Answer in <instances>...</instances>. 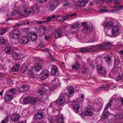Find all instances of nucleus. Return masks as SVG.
Instances as JSON below:
<instances>
[{"mask_svg":"<svg viewBox=\"0 0 123 123\" xmlns=\"http://www.w3.org/2000/svg\"><path fill=\"white\" fill-rule=\"evenodd\" d=\"M112 103V100H110L109 102L105 106L104 108V110H107L109 107H111Z\"/></svg>","mask_w":123,"mask_h":123,"instance_id":"e433bc0d","label":"nucleus"},{"mask_svg":"<svg viewBox=\"0 0 123 123\" xmlns=\"http://www.w3.org/2000/svg\"><path fill=\"white\" fill-rule=\"evenodd\" d=\"M69 5V2L65 0L63 2L62 5L63 6H68Z\"/></svg>","mask_w":123,"mask_h":123,"instance_id":"5fc2aeb1","label":"nucleus"},{"mask_svg":"<svg viewBox=\"0 0 123 123\" xmlns=\"http://www.w3.org/2000/svg\"><path fill=\"white\" fill-rule=\"evenodd\" d=\"M14 49L11 46H7L5 49V53L7 54H11L12 52Z\"/></svg>","mask_w":123,"mask_h":123,"instance_id":"b1692460","label":"nucleus"},{"mask_svg":"<svg viewBox=\"0 0 123 123\" xmlns=\"http://www.w3.org/2000/svg\"><path fill=\"white\" fill-rule=\"evenodd\" d=\"M30 97H27L24 99L23 100V102L24 103L27 104L29 103H30Z\"/></svg>","mask_w":123,"mask_h":123,"instance_id":"58836bf2","label":"nucleus"},{"mask_svg":"<svg viewBox=\"0 0 123 123\" xmlns=\"http://www.w3.org/2000/svg\"><path fill=\"white\" fill-rule=\"evenodd\" d=\"M117 68H115L114 69H112L111 71V72H112L114 74L118 73L119 72L118 70V69Z\"/></svg>","mask_w":123,"mask_h":123,"instance_id":"3c124183","label":"nucleus"},{"mask_svg":"<svg viewBox=\"0 0 123 123\" xmlns=\"http://www.w3.org/2000/svg\"><path fill=\"white\" fill-rule=\"evenodd\" d=\"M80 106L78 104H76L75 105L73 108L74 111L76 113L78 112L79 111Z\"/></svg>","mask_w":123,"mask_h":123,"instance_id":"f704fd0d","label":"nucleus"},{"mask_svg":"<svg viewBox=\"0 0 123 123\" xmlns=\"http://www.w3.org/2000/svg\"><path fill=\"white\" fill-rule=\"evenodd\" d=\"M28 37H29V39H30L32 41H33L36 40L37 35L36 32L32 31L29 33Z\"/></svg>","mask_w":123,"mask_h":123,"instance_id":"2eb2a0df","label":"nucleus"},{"mask_svg":"<svg viewBox=\"0 0 123 123\" xmlns=\"http://www.w3.org/2000/svg\"><path fill=\"white\" fill-rule=\"evenodd\" d=\"M5 80H7L8 82L9 83H11V84H12L13 83V80H11L10 78H6Z\"/></svg>","mask_w":123,"mask_h":123,"instance_id":"680f3d73","label":"nucleus"},{"mask_svg":"<svg viewBox=\"0 0 123 123\" xmlns=\"http://www.w3.org/2000/svg\"><path fill=\"white\" fill-rule=\"evenodd\" d=\"M15 6L19 10L24 9L23 8V3L21 1L18 2L16 3L15 5Z\"/></svg>","mask_w":123,"mask_h":123,"instance_id":"4be33fe9","label":"nucleus"},{"mask_svg":"<svg viewBox=\"0 0 123 123\" xmlns=\"http://www.w3.org/2000/svg\"><path fill=\"white\" fill-rule=\"evenodd\" d=\"M41 66L39 64H37L35 67V71H39L41 69Z\"/></svg>","mask_w":123,"mask_h":123,"instance_id":"c03bdc74","label":"nucleus"},{"mask_svg":"<svg viewBox=\"0 0 123 123\" xmlns=\"http://www.w3.org/2000/svg\"><path fill=\"white\" fill-rule=\"evenodd\" d=\"M9 67L6 66H3L2 68L3 70L5 72H7L9 71Z\"/></svg>","mask_w":123,"mask_h":123,"instance_id":"864d4df0","label":"nucleus"},{"mask_svg":"<svg viewBox=\"0 0 123 123\" xmlns=\"http://www.w3.org/2000/svg\"><path fill=\"white\" fill-rule=\"evenodd\" d=\"M113 9L112 10L110 11L109 12H116L119 11L123 8V6L121 5L119 6H115L112 7Z\"/></svg>","mask_w":123,"mask_h":123,"instance_id":"aec40b11","label":"nucleus"},{"mask_svg":"<svg viewBox=\"0 0 123 123\" xmlns=\"http://www.w3.org/2000/svg\"><path fill=\"white\" fill-rule=\"evenodd\" d=\"M20 32L18 30H16L12 32V36L13 39L16 40V42H12V43L16 44L19 42Z\"/></svg>","mask_w":123,"mask_h":123,"instance_id":"7ed1b4c3","label":"nucleus"},{"mask_svg":"<svg viewBox=\"0 0 123 123\" xmlns=\"http://www.w3.org/2000/svg\"><path fill=\"white\" fill-rule=\"evenodd\" d=\"M119 27L117 25L114 26L112 28L111 32V34H107L110 37L115 36L118 35L119 33Z\"/></svg>","mask_w":123,"mask_h":123,"instance_id":"423d86ee","label":"nucleus"},{"mask_svg":"<svg viewBox=\"0 0 123 123\" xmlns=\"http://www.w3.org/2000/svg\"><path fill=\"white\" fill-rule=\"evenodd\" d=\"M103 89L102 86L99 87L95 91L94 93H97Z\"/></svg>","mask_w":123,"mask_h":123,"instance_id":"4d7b16f0","label":"nucleus"},{"mask_svg":"<svg viewBox=\"0 0 123 123\" xmlns=\"http://www.w3.org/2000/svg\"><path fill=\"white\" fill-rule=\"evenodd\" d=\"M89 0H82L81 1H79L77 2L76 6L79 8L81 7H83Z\"/></svg>","mask_w":123,"mask_h":123,"instance_id":"4468645a","label":"nucleus"},{"mask_svg":"<svg viewBox=\"0 0 123 123\" xmlns=\"http://www.w3.org/2000/svg\"><path fill=\"white\" fill-rule=\"evenodd\" d=\"M60 86L58 79L55 78L51 81L50 84L44 83L41 85L40 88L37 92L41 95H43L49 91L51 93L57 88V86Z\"/></svg>","mask_w":123,"mask_h":123,"instance_id":"f257e3e1","label":"nucleus"},{"mask_svg":"<svg viewBox=\"0 0 123 123\" xmlns=\"http://www.w3.org/2000/svg\"><path fill=\"white\" fill-rule=\"evenodd\" d=\"M48 120L49 123H64L63 119L62 116L56 118L54 119L52 117L49 118Z\"/></svg>","mask_w":123,"mask_h":123,"instance_id":"6e6552de","label":"nucleus"},{"mask_svg":"<svg viewBox=\"0 0 123 123\" xmlns=\"http://www.w3.org/2000/svg\"><path fill=\"white\" fill-rule=\"evenodd\" d=\"M12 56L15 59H20L22 58L23 55L14 52L12 53Z\"/></svg>","mask_w":123,"mask_h":123,"instance_id":"a211bd4d","label":"nucleus"},{"mask_svg":"<svg viewBox=\"0 0 123 123\" xmlns=\"http://www.w3.org/2000/svg\"><path fill=\"white\" fill-rule=\"evenodd\" d=\"M79 25V23H75L74 24H72L71 26V28H76L78 27Z\"/></svg>","mask_w":123,"mask_h":123,"instance_id":"49530a36","label":"nucleus"},{"mask_svg":"<svg viewBox=\"0 0 123 123\" xmlns=\"http://www.w3.org/2000/svg\"><path fill=\"white\" fill-rule=\"evenodd\" d=\"M68 97H69L70 95L71 96L74 93V88L72 86H70L68 88Z\"/></svg>","mask_w":123,"mask_h":123,"instance_id":"c85d7f7f","label":"nucleus"},{"mask_svg":"<svg viewBox=\"0 0 123 123\" xmlns=\"http://www.w3.org/2000/svg\"><path fill=\"white\" fill-rule=\"evenodd\" d=\"M38 100V98L37 97H30V103L32 105L34 104L37 102Z\"/></svg>","mask_w":123,"mask_h":123,"instance_id":"c756f323","label":"nucleus"},{"mask_svg":"<svg viewBox=\"0 0 123 123\" xmlns=\"http://www.w3.org/2000/svg\"><path fill=\"white\" fill-rule=\"evenodd\" d=\"M102 25L104 26L105 29L108 30L112 26L113 24L112 22L110 21L107 22H104L102 24Z\"/></svg>","mask_w":123,"mask_h":123,"instance_id":"1a4fd4ad","label":"nucleus"},{"mask_svg":"<svg viewBox=\"0 0 123 123\" xmlns=\"http://www.w3.org/2000/svg\"><path fill=\"white\" fill-rule=\"evenodd\" d=\"M115 117L117 119H121L122 118L123 116L121 114L120 115L118 114H115L114 115Z\"/></svg>","mask_w":123,"mask_h":123,"instance_id":"09e8293b","label":"nucleus"},{"mask_svg":"<svg viewBox=\"0 0 123 123\" xmlns=\"http://www.w3.org/2000/svg\"><path fill=\"white\" fill-rule=\"evenodd\" d=\"M120 64V63L118 61V59L115 60L114 62V67L115 68H118V67H119V66Z\"/></svg>","mask_w":123,"mask_h":123,"instance_id":"ea45409f","label":"nucleus"},{"mask_svg":"<svg viewBox=\"0 0 123 123\" xmlns=\"http://www.w3.org/2000/svg\"><path fill=\"white\" fill-rule=\"evenodd\" d=\"M45 22V21H40L37 22L36 23L38 24H41Z\"/></svg>","mask_w":123,"mask_h":123,"instance_id":"69168bd1","label":"nucleus"},{"mask_svg":"<svg viewBox=\"0 0 123 123\" xmlns=\"http://www.w3.org/2000/svg\"><path fill=\"white\" fill-rule=\"evenodd\" d=\"M27 64L25 63L23 64L21 68V71L22 73H24L25 71L27 69Z\"/></svg>","mask_w":123,"mask_h":123,"instance_id":"4c0bfd02","label":"nucleus"},{"mask_svg":"<svg viewBox=\"0 0 123 123\" xmlns=\"http://www.w3.org/2000/svg\"><path fill=\"white\" fill-rule=\"evenodd\" d=\"M44 38L45 40H47L50 39V36L49 35H47L45 36Z\"/></svg>","mask_w":123,"mask_h":123,"instance_id":"0e129e2a","label":"nucleus"},{"mask_svg":"<svg viewBox=\"0 0 123 123\" xmlns=\"http://www.w3.org/2000/svg\"><path fill=\"white\" fill-rule=\"evenodd\" d=\"M99 8L102 12H105L107 11H109L107 10L106 7L105 6H101L99 7Z\"/></svg>","mask_w":123,"mask_h":123,"instance_id":"a19ab883","label":"nucleus"},{"mask_svg":"<svg viewBox=\"0 0 123 123\" xmlns=\"http://www.w3.org/2000/svg\"><path fill=\"white\" fill-rule=\"evenodd\" d=\"M52 66L51 68V73L52 75H57L59 74V72L57 67L55 66L51 65L50 66L51 67Z\"/></svg>","mask_w":123,"mask_h":123,"instance_id":"9b49d317","label":"nucleus"},{"mask_svg":"<svg viewBox=\"0 0 123 123\" xmlns=\"http://www.w3.org/2000/svg\"><path fill=\"white\" fill-rule=\"evenodd\" d=\"M81 26L83 27L82 31L85 34L90 33L92 30V25L90 23L82 22Z\"/></svg>","mask_w":123,"mask_h":123,"instance_id":"f03ea898","label":"nucleus"},{"mask_svg":"<svg viewBox=\"0 0 123 123\" xmlns=\"http://www.w3.org/2000/svg\"><path fill=\"white\" fill-rule=\"evenodd\" d=\"M80 68V65L78 63L75 64L72 67V68L74 70H77Z\"/></svg>","mask_w":123,"mask_h":123,"instance_id":"37998d69","label":"nucleus"},{"mask_svg":"<svg viewBox=\"0 0 123 123\" xmlns=\"http://www.w3.org/2000/svg\"><path fill=\"white\" fill-rule=\"evenodd\" d=\"M97 68L98 72L99 74L104 76L105 75L106 72L104 68L100 66H98Z\"/></svg>","mask_w":123,"mask_h":123,"instance_id":"dca6fc26","label":"nucleus"},{"mask_svg":"<svg viewBox=\"0 0 123 123\" xmlns=\"http://www.w3.org/2000/svg\"><path fill=\"white\" fill-rule=\"evenodd\" d=\"M20 117L19 115L16 113H14L11 117L12 121H16L18 120Z\"/></svg>","mask_w":123,"mask_h":123,"instance_id":"393cba45","label":"nucleus"},{"mask_svg":"<svg viewBox=\"0 0 123 123\" xmlns=\"http://www.w3.org/2000/svg\"><path fill=\"white\" fill-rule=\"evenodd\" d=\"M92 47L93 48L95 47L94 50L96 51H97L99 50V49H104L108 48V47L105 46L103 44H101L97 46H93Z\"/></svg>","mask_w":123,"mask_h":123,"instance_id":"f8f14e48","label":"nucleus"},{"mask_svg":"<svg viewBox=\"0 0 123 123\" xmlns=\"http://www.w3.org/2000/svg\"><path fill=\"white\" fill-rule=\"evenodd\" d=\"M46 27L44 26H42L40 27L39 29V33L42 34H45L47 30Z\"/></svg>","mask_w":123,"mask_h":123,"instance_id":"5701e85b","label":"nucleus"},{"mask_svg":"<svg viewBox=\"0 0 123 123\" xmlns=\"http://www.w3.org/2000/svg\"><path fill=\"white\" fill-rule=\"evenodd\" d=\"M43 116V114L42 112H38L35 115V117L37 119H42Z\"/></svg>","mask_w":123,"mask_h":123,"instance_id":"7c9ffc66","label":"nucleus"},{"mask_svg":"<svg viewBox=\"0 0 123 123\" xmlns=\"http://www.w3.org/2000/svg\"><path fill=\"white\" fill-rule=\"evenodd\" d=\"M6 32V30L5 29H0V34L2 35Z\"/></svg>","mask_w":123,"mask_h":123,"instance_id":"13d9d810","label":"nucleus"},{"mask_svg":"<svg viewBox=\"0 0 123 123\" xmlns=\"http://www.w3.org/2000/svg\"><path fill=\"white\" fill-rule=\"evenodd\" d=\"M47 0H38V1L41 3H45L47 1Z\"/></svg>","mask_w":123,"mask_h":123,"instance_id":"774afa93","label":"nucleus"},{"mask_svg":"<svg viewBox=\"0 0 123 123\" xmlns=\"http://www.w3.org/2000/svg\"><path fill=\"white\" fill-rule=\"evenodd\" d=\"M20 66L19 63H17L12 68V72H18L20 69Z\"/></svg>","mask_w":123,"mask_h":123,"instance_id":"a878e982","label":"nucleus"},{"mask_svg":"<svg viewBox=\"0 0 123 123\" xmlns=\"http://www.w3.org/2000/svg\"><path fill=\"white\" fill-rule=\"evenodd\" d=\"M111 57L109 56L108 55L104 57V59L105 61L108 65L111 62Z\"/></svg>","mask_w":123,"mask_h":123,"instance_id":"473e14b6","label":"nucleus"},{"mask_svg":"<svg viewBox=\"0 0 123 123\" xmlns=\"http://www.w3.org/2000/svg\"><path fill=\"white\" fill-rule=\"evenodd\" d=\"M13 97L10 95L8 94L5 95L4 97V100L5 102H7L12 100Z\"/></svg>","mask_w":123,"mask_h":123,"instance_id":"bb28decb","label":"nucleus"},{"mask_svg":"<svg viewBox=\"0 0 123 123\" xmlns=\"http://www.w3.org/2000/svg\"><path fill=\"white\" fill-rule=\"evenodd\" d=\"M77 14L76 13H71V14H67L66 15L64 16H61L62 18L60 19H58V21L60 22H63L64 21L68 20L70 18H72L76 16Z\"/></svg>","mask_w":123,"mask_h":123,"instance_id":"0eeeda50","label":"nucleus"},{"mask_svg":"<svg viewBox=\"0 0 123 123\" xmlns=\"http://www.w3.org/2000/svg\"><path fill=\"white\" fill-rule=\"evenodd\" d=\"M49 75V73L48 71H43L40 74V78L41 80L45 79L48 77Z\"/></svg>","mask_w":123,"mask_h":123,"instance_id":"9d476101","label":"nucleus"},{"mask_svg":"<svg viewBox=\"0 0 123 123\" xmlns=\"http://www.w3.org/2000/svg\"><path fill=\"white\" fill-rule=\"evenodd\" d=\"M16 92V90L14 88H12L10 89L9 91L8 92L7 94L9 95H13L15 94Z\"/></svg>","mask_w":123,"mask_h":123,"instance_id":"c9c22d12","label":"nucleus"},{"mask_svg":"<svg viewBox=\"0 0 123 123\" xmlns=\"http://www.w3.org/2000/svg\"><path fill=\"white\" fill-rule=\"evenodd\" d=\"M81 73L85 75H86L87 74V71L85 67H83L81 69Z\"/></svg>","mask_w":123,"mask_h":123,"instance_id":"a18cd8bd","label":"nucleus"},{"mask_svg":"<svg viewBox=\"0 0 123 123\" xmlns=\"http://www.w3.org/2000/svg\"><path fill=\"white\" fill-rule=\"evenodd\" d=\"M19 14L20 16H24L25 17L27 16L28 15L27 10H25L24 9H23L22 10L19 12Z\"/></svg>","mask_w":123,"mask_h":123,"instance_id":"cd10ccee","label":"nucleus"},{"mask_svg":"<svg viewBox=\"0 0 123 123\" xmlns=\"http://www.w3.org/2000/svg\"><path fill=\"white\" fill-rule=\"evenodd\" d=\"M65 102V98L63 96H62L58 98L56 100V103L57 105H63Z\"/></svg>","mask_w":123,"mask_h":123,"instance_id":"f3484780","label":"nucleus"},{"mask_svg":"<svg viewBox=\"0 0 123 123\" xmlns=\"http://www.w3.org/2000/svg\"><path fill=\"white\" fill-rule=\"evenodd\" d=\"M85 114L86 116H91L92 114V113L89 109H88L85 111Z\"/></svg>","mask_w":123,"mask_h":123,"instance_id":"79ce46f5","label":"nucleus"},{"mask_svg":"<svg viewBox=\"0 0 123 123\" xmlns=\"http://www.w3.org/2000/svg\"><path fill=\"white\" fill-rule=\"evenodd\" d=\"M29 37L27 36L22 37L21 38V44H25L28 43L29 41Z\"/></svg>","mask_w":123,"mask_h":123,"instance_id":"6ab92c4d","label":"nucleus"},{"mask_svg":"<svg viewBox=\"0 0 123 123\" xmlns=\"http://www.w3.org/2000/svg\"><path fill=\"white\" fill-rule=\"evenodd\" d=\"M63 35L62 33V30L59 28H57L56 30L55 33V36L56 38L60 37Z\"/></svg>","mask_w":123,"mask_h":123,"instance_id":"ddd939ff","label":"nucleus"},{"mask_svg":"<svg viewBox=\"0 0 123 123\" xmlns=\"http://www.w3.org/2000/svg\"><path fill=\"white\" fill-rule=\"evenodd\" d=\"M80 50L82 52H87L89 51L90 50L87 49L86 48H82L80 49Z\"/></svg>","mask_w":123,"mask_h":123,"instance_id":"6e6d98bb","label":"nucleus"},{"mask_svg":"<svg viewBox=\"0 0 123 123\" xmlns=\"http://www.w3.org/2000/svg\"><path fill=\"white\" fill-rule=\"evenodd\" d=\"M110 87V85L108 84H107L106 85H104L102 86V88L103 89H105V91L106 90L108 91L109 90V87Z\"/></svg>","mask_w":123,"mask_h":123,"instance_id":"de8ad7c7","label":"nucleus"},{"mask_svg":"<svg viewBox=\"0 0 123 123\" xmlns=\"http://www.w3.org/2000/svg\"><path fill=\"white\" fill-rule=\"evenodd\" d=\"M5 39L3 37H0V44H4L6 43Z\"/></svg>","mask_w":123,"mask_h":123,"instance_id":"603ef678","label":"nucleus"},{"mask_svg":"<svg viewBox=\"0 0 123 123\" xmlns=\"http://www.w3.org/2000/svg\"><path fill=\"white\" fill-rule=\"evenodd\" d=\"M28 89V86L25 85H23L21 86L18 88V90L20 92H23L27 91Z\"/></svg>","mask_w":123,"mask_h":123,"instance_id":"412c9836","label":"nucleus"},{"mask_svg":"<svg viewBox=\"0 0 123 123\" xmlns=\"http://www.w3.org/2000/svg\"><path fill=\"white\" fill-rule=\"evenodd\" d=\"M108 115V113L106 111H104L102 115L101 118L103 119H105L107 117Z\"/></svg>","mask_w":123,"mask_h":123,"instance_id":"72a5a7b5","label":"nucleus"},{"mask_svg":"<svg viewBox=\"0 0 123 123\" xmlns=\"http://www.w3.org/2000/svg\"><path fill=\"white\" fill-rule=\"evenodd\" d=\"M114 2L115 4L117 5L119 4H120L119 0H114Z\"/></svg>","mask_w":123,"mask_h":123,"instance_id":"338daca9","label":"nucleus"},{"mask_svg":"<svg viewBox=\"0 0 123 123\" xmlns=\"http://www.w3.org/2000/svg\"><path fill=\"white\" fill-rule=\"evenodd\" d=\"M116 81L123 82V74H119L116 78Z\"/></svg>","mask_w":123,"mask_h":123,"instance_id":"2f4dec72","label":"nucleus"},{"mask_svg":"<svg viewBox=\"0 0 123 123\" xmlns=\"http://www.w3.org/2000/svg\"><path fill=\"white\" fill-rule=\"evenodd\" d=\"M104 43L105 44V46H106V45H109L111 43L110 42H109L108 41H105L104 42Z\"/></svg>","mask_w":123,"mask_h":123,"instance_id":"052dcab7","label":"nucleus"},{"mask_svg":"<svg viewBox=\"0 0 123 123\" xmlns=\"http://www.w3.org/2000/svg\"><path fill=\"white\" fill-rule=\"evenodd\" d=\"M27 12L28 13V14L29 13H31L33 14L34 12V10L32 8H27Z\"/></svg>","mask_w":123,"mask_h":123,"instance_id":"8fccbe9b","label":"nucleus"},{"mask_svg":"<svg viewBox=\"0 0 123 123\" xmlns=\"http://www.w3.org/2000/svg\"><path fill=\"white\" fill-rule=\"evenodd\" d=\"M28 73L30 76H32L33 77L34 76V75L33 72H32L31 71H29L28 72Z\"/></svg>","mask_w":123,"mask_h":123,"instance_id":"e2e57ef3","label":"nucleus"},{"mask_svg":"<svg viewBox=\"0 0 123 123\" xmlns=\"http://www.w3.org/2000/svg\"><path fill=\"white\" fill-rule=\"evenodd\" d=\"M59 4L57 0H53L50 2L48 10L49 11L53 12L58 6Z\"/></svg>","mask_w":123,"mask_h":123,"instance_id":"39448f33","label":"nucleus"},{"mask_svg":"<svg viewBox=\"0 0 123 123\" xmlns=\"http://www.w3.org/2000/svg\"><path fill=\"white\" fill-rule=\"evenodd\" d=\"M103 100L99 99L98 100H95L93 102V106L95 109H97V110L101 109L103 105Z\"/></svg>","mask_w":123,"mask_h":123,"instance_id":"20e7f679","label":"nucleus"},{"mask_svg":"<svg viewBox=\"0 0 123 123\" xmlns=\"http://www.w3.org/2000/svg\"><path fill=\"white\" fill-rule=\"evenodd\" d=\"M52 19V17L51 16H49L47 17L46 20L45 21V22H49L51 21Z\"/></svg>","mask_w":123,"mask_h":123,"instance_id":"bf43d9fd","label":"nucleus"}]
</instances>
